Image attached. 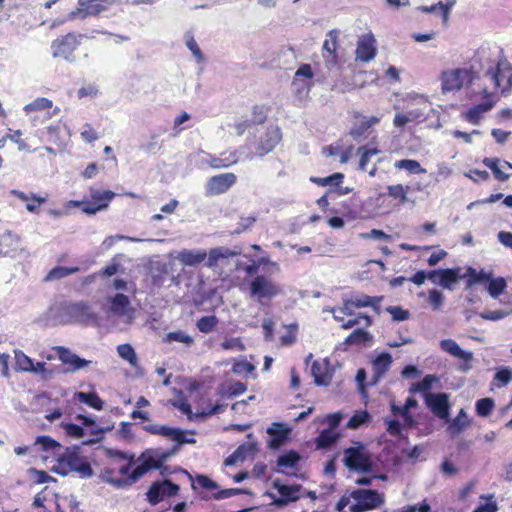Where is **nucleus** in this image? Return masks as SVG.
<instances>
[{
	"mask_svg": "<svg viewBox=\"0 0 512 512\" xmlns=\"http://www.w3.org/2000/svg\"><path fill=\"white\" fill-rule=\"evenodd\" d=\"M488 281L487 290L493 298L499 297L507 287L506 281L502 277L489 279Z\"/></svg>",
	"mask_w": 512,
	"mask_h": 512,
	"instance_id": "obj_45",
	"label": "nucleus"
},
{
	"mask_svg": "<svg viewBox=\"0 0 512 512\" xmlns=\"http://www.w3.org/2000/svg\"><path fill=\"white\" fill-rule=\"evenodd\" d=\"M300 460V455L294 450H290L277 459V465L279 467L293 468Z\"/></svg>",
	"mask_w": 512,
	"mask_h": 512,
	"instance_id": "obj_44",
	"label": "nucleus"
},
{
	"mask_svg": "<svg viewBox=\"0 0 512 512\" xmlns=\"http://www.w3.org/2000/svg\"><path fill=\"white\" fill-rule=\"evenodd\" d=\"M477 415L481 417L489 416L494 408V400L492 398H482L475 405Z\"/></svg>",
	"mask_w": 512,
	"mask_h": 512,
	"instance_id": "obj_51",
	"label": "nucleus"
},
{
	"mask_svg": "<svg viewBox=\"0 0 512 512\" xmlns=\"http://www.w3.org/2000/svg\"><path fill=\"white\" fill-rule=\"evenodd\" d=\"M396 169L406 170L409 174H425L426 169L423 168L419 161L414 159H401L394 163Z\"/></svg>",
	"mask_w": 512,
	"mask_h": 512,
	"instance_id": "obj_34",
	"label": "nucleus"
},
{
	"mask_svg": "<svg viewBox=\"0 0 512 512\" xmlns=\"http://www.w3.org/2000/svg\"><path fill=\"white\" fill-rule=\"evenodd\" d=\"M180 487L169 479L155 481L149 487L146 493V499L149 504L157 505L166 498L178 495Z\"/></svg>",
	"mask_w": 512,
	"mask_h": 512,
	"instance_id": "obj_9",
	"label": "nucleus"
},
{
	"mask_svg": "<svg viewBox=\"0 0 512 512\" xmlns=\"http://www.w3.org/2000/svg\"><path fill=\"white\" fill-rule=\"evenodd\" d=\"M351 300L355 306V308H363V307H372L375 310L379 309V304L382 300V297L369 296L366 294L356 295L351 297Z\"/></svg>",
	"mask_w": 512,
	"mask_h": 512,
	"instance_id": "obj_32",
	"label": "nucleus"
},
{
	"mask_svg": "<svg viewBox=\"0 0 512 512\" xmlns=\"http://www.w3.org/2000/svg\"><path fill=\"white\" fill-rule=\"evenodd\" d=\"M475 73L471 69L457 68L443 71L440 77L443 92L460 90L464 84H471Z\"/></svg>",
	"mask_w": 512,
	"mask_h": 512,
	"instance_id": "obj_7",
	"label": "nucleus"
},
{
	"mask_svg": "<svg viewBox=\"0 0 512 512\" xmlns=\"http://www.w3.org/2000/svg\"><path fill=\"white\" fill-rule=\"evenodd\" d=\"M139 460L140 464L131 471L130 482L135 483L149 471L162 468L161 461L149 453H142Z\"/></svg>",
	"mask_w": 512,
	"mask_h": 512,
	"instance_id": "obj_18",
	"label": "nucleus"
},
{
	"mask_svg": "<svg viewBox=\"0 0 512 512\" xmlns=\"http://www.w3.org/2000/svg\"><path fill=\"white\" fill-rule=\"evenodd\" d=\"M129 298L125 294L118 293L111 300V309L113 312L123 315L129 306Z\"/></svg>",
	"mask_w": 512,
	"mask_h": 512,
	"instance_id": "obj_42",
	"label": "nucleus"
},
{
	"mask_svg": "<svg viewBox=\"0 0 512 512\" xmlns=\"http://www.w3.org/2000/svg\"><path fill=\"white\" fill-rule=\"evenodd\" d=\"M430 505L424 500L418 507L416 505H407L400 512H430Z\"/></svg>",
	"mask_w": 512,
	"mask_h": 512,
	"instance_id": "obj_64",
	"label": "nucleus"
},
{
	"mask_svg": "<svg viewBox=\"0 0 512 512\" xmlns=\"http://www.w3.org/2000/svg\"><path fill=\"white\" fill-rule=\"evenodd\" d=\"M248 295L260 305H268L274 298L282 294L281 285L267 275L258 274L248 283Z\"/></svg>",
	"mask_w": 512,
	"mask_h": 512,
	"instance_id": "obj_3",
	"label": "nucleus"
},
{
	"mask_svg": "<svg viewBox=\"0 0 512 512\" xmlns=\"http://www.w3.org/2000/svg\"><path fill=\"white\" fill-rule=\"evenodd\" d=\"M238 160L236 151L222 152L220 156L206 153L205 163L212 169H224L236 164Z\"/></svg>",
	"mask_w": 512,
	"mask_h": 512,
	"instance_id": "obj_21",
	"label": "nucleus"
},
{
	"mask_svg": "<svg viewBox=\"0 0 512 512\" xmlns=\"http://www.w3.org/2000/svg\"><path fill=\"white\" fill-rule=\"evenodd\" d=\"M387 312L392 316L393 320L405 321L409 318V311L404 310L400 306H389Z\"/></svg>",
	"mask_w": 512,
	"mask_h": 512,
	"instance_id": "obj_58",
	"label": "nucleus"
},
{
	"mask_svg": "<svg viewBox=\"0 0 512 512\" xmlns=\"http://www.w3.org/2000/svg\"><path fill=\"white\" fill-rule=\"evenodd\" d=\"M241 254V250H232L228 247H216L210 249L207 253L205 250H188L183 249L178 252L177 260L183 266L195 267L206 260L205 265L208 268H215L220 262L228 258H232Z\"/></svg>",
	"mask_w": 512,
	"mask_h": 512,
	"instance_id": "obj_1",
	"label": "nucleus"
},
{
	"mask_svg": "<svg viewBox=\"0 0 512 512\" xmlns=\"http://www.w3.org/2000/svg\"><path fill=\"white\" fill-rule=\"evenodd\" d=\"M79 271V267H62L57 266L50 270L46 279L47 280H57L65 278L71 274H74Z\"/></svg>",
	"mask_w": 512,
	"mask_h": 512,
	"instance_id": "obj_46",
	"label": "nucleus"
},
{
	"mask_svg": "<svg viewBox=\"0 0 512 512\" xmlns=\"http://www.w3.org/2000/svg\"><path fill=\"white\" fill-rule=\"evenodd\" d=\"M291 428L281 422H273L267 429V434L270 437L269 446L271 448H279L289 438Z\"/></svg>",
	"mask_w": 512,
	"mask_h": 512,
	"instance_id": "obj_19",
	"label": "nucleus"
},
{
	"mask_svg": "<svg viewBox=\"0 0 512 512\" xmlns=\"http://www.w3.org/2000/svg\"><path fill=\"white\" fill-rule=\"evenodd\" d=\"M243 492L240 488H228V489H222L218 490L217 492L213 493L212 498L215 500H221L230 498L232 496L239 495Z\"/></svg>",
	"mask_w": 512,
	"mask_h": 512,
	"instance_id": "obj_59",
	"label": "nucleus"
},
{
	"mask_svg": "<svg viewBox=\"0 0 512 512\" xmlns=\"http://www.w3.org/2000/svg\"><path fill=\"white\" fill-rule=\"evenodd\" d=\"M459 268L440 269L438 283L445 289H452V286L460 279Z\"/></svg>",
	"mask_w": 512,
	"mask_h": 512,
	"instance_id": "obj_30",
	"label": "nucleus"
},
{
	"mask_svg": "<svg viewBox=\"0 0 512 512\" xmlns=\"http://www.w3.org/2000/svg\"><path fill=\"white\" fill-rule=\"evenodd\" d=\"M354 503L349 507L350 512H366L380 507L384 503V495L377 490L357 489L351 492Z\"/></svg>",
	"mask_w": 512,
	"mask_h": 512,
	"instance_id": "obj_5",
	"label": "nucleus"
},
{
	"mask_svg": "<svg viewBox=\"0 0 512 512\" xmlns=\"http://www.w3.org/2000/svg\"><path fill=\"white\" fill-rule=\"evenodd\" d=\"M282 137V131L278 125H269L258 138L255 153L259 157L267 155L282 141Z\"/></svg>",
	"mask_w": 512,
	"mask_h": 512,
	"instance_id": "obj_11",
	"label": "nucleus"
},
{
	"mask_svg": "<svg viewBox=\"0 0 512 512\" xmlns=\"http://www.w3.org/2000/svg\"><path fill=\"white\" fill-rule=\"evenodd\" d=\"M297 338V325L291 324L286 327V332L280 337L279 341L282 346H290L295 343Z\"/></svg>",
	"mask_w": 512,
	"mask_h": 512,
	"instance_id": "obj_53",
	"label": "nucleus"
},
{
	"mask_svg": "<svg viewBox=\"0 0 512 512\" xmlns=\"http://www.w3.org/2000/svg\"><path fill=\"white\" fill-rule=\"evenodd\" d=\"M86 38L85 34L76 31L59 35L50 45L52 57L68 63L76 62L78 54L82 50L83 41Z\"/></svg>",
	"mask_w": 512,
	"mask_h": 512,
	"instance_id": "obj_2",
	"label": "nucleus"
},
{
	"mask_svg": "<svg viewBox=\"0 0 512 512\" xmlns=\"http://www.w3.org/2000/svg\"><path fill=\"white\" fill-rule=\"evenodd\" d=\"M237 182V176L232 172L221 173L210 177L205 185L207 196H215L226 193Z\"/></svg>",
	"mask_w": 512,
	"mask_h": 512,
	"instance_id": "obj_12",
	"label": "nucleus"
},
{
	"mask_svg": "<svg viewBox=\"0 0 512 512\" xmlns=\"http://www.w3.org/2000/svg\"><path fill=\"white\" fill-rule=\"evenodd\" d=\"M391 363L392 357L389 353L383 352L379 354L372 364L375 377H382L389 370Z\"/></svg>",
	"mask_w": 512,
	"mask_h": 512,
	"instance_id": "obj_31",
	"label": "nucleus"
},
{
	"mask_svg": "<svg viewBox=\"0 0 512 512\" xmlns=\"http://www.w3.org/2000/svg\"><path fill=\"white\" fill-rule=\"evenodd\" d=\"M75 397L81 402L89 407L102 410L103 409V401L95 392H77Z\"/></svg>",
	"mask_w": 512,
	"mask_h": 512,
	"instance_id": "obj_33",
	"label": "nucleus"
},
{
	"mask_svg": "<svg viewBox=\"0 0 512 512\" xmlns=\"http://www.w3.org/2000/svg\"><path fill=\"white\" fill-rule=\"evenodd\" d=\"M425 402L427 407L440 419H447L449 416L450 404L446 393H426Z\"/></svg>",
	"mask_w": 512,
	"mask_h": 512,
	"instance_id": "obj_15",
	"label": "nucleus"
},
{
	"mask_svg": "<svg viewBox=\"0 0 512 512\" xmlns=\"http://www.w3.org/2000/svg\"><path fill=\"white\" fill-rule=\"evenodd\" d=\"M470 425L467 413L461 409L458 415L449 423L447 431L451 436L459 435Z\"/></svg>",
	"mask_w": 512,
	"mask_h": 512,
	"instance_id": "obj_28",
	"label": "nucleus"
},
{
	"mask_svg": "<svg viewBox=\"0 0 512 512\" xmlns=\"http://www.w3.org/2000/svg\"><path fill=\"white\" fill-rule=\"evenodd\" d=\"M409 187H404L402 184H395L387 186V195L393 200H397L399 204L403 205L408 201L407 193Z\"/></svg>",
	"mask_w": 512,
	"mask_h": 512,
	"instance_id": "obj_37",
	"label": "nucleus"
},
{
	"mask_svg": "<svg viewBox=\"0 0 512 512\" xmlns=\"http://www.w3.org/2000/svg\"><path fill=\"white\" fill-rule=\"evenodd\" d=\"M16 367L18 370L24 372H32L34 369V363L30 357H28L22 351L15 352Z\"/></svg>",
	"mask_w": 512,
	"mask_h": 512,
	"instance_id": "obj_48",
	"label": "nucleus"
},
{
	"mask_svg": "<svg viewBox=\"0 0 512 512\" xmlns=\"http://www.w3.org/2000/svg\"><path fill=\"white\" fill-rule=\"evenodd\" d=\"M102 479L105 482H107L117 488H122V487L129 486V485L133 484V482H130V475L127 476L126 478H117L114 476V471L110 468L103 469Z\"/></svg>",
	"mask_w": 512,
	"mask_h": 512,
	"instance_id": "obj_36",
	"label": "nucleus"
},
{
	"mask_svg": "<svg viewBox=\"0 0 512 512\" xmlns=\"http://www.w3.org/2000/svg\"><path fill=\"white\" fill-rule=\"evenodd\" d=\"M59 456L60 457L58 460L60 464H66L71 470H76L82 472L83 474L91 475L92 470L88 463H81L80 465L78 464L80 459L77 453L66 452Z\"/></svg>",
	"mask_w": 512,
	"mask_h": 512,
	"instance_id": "obj_26",
	"label": "nucleus"
},
{
	"mask_svg": "<svg viewBox=\"0 0 512 512\" xmlns=\"http://www.w3.org/2000/svg\"><path fill=\"white\" fill-rule=\"evenodd\" d=\"M483 164L492 170L494 177L501 181H507L510 177V174L505 173L503 171L504 168L512 169V164L508 161H501L499 158H484Z\"/></svg>",
	"mask_w": 512,
	"mask_h": 512,
	"instance_id": "obj_24",
	"label": "nucleus"
},
{
	"mask_svg": "<svg viewBox=\"0 0 512 512\" xmlns=\"http://www.w3.org/2000/svg\"><path fill=\"white\" fill-rule=\"evenodd\" d=\"M35 445H39L42 451H59L62 446L56 440L52 439L50 436L42 435L38 436L35 440Z\"/></svg>",
	"mask_w": 512,
	"mask_h": 512,
	"instance_id": "obj_43",
	"label": "nucleus"
},
{
	"mask_svg": "<svg viewBox=\"0 0 512 512\" xmlns=\"http://www.w3.org/2000/svg\"><path fill=\"white\" fill-rule=\"evenodd\" d=\"M428 302L432 306L433 310H440L444 303V295L442 292L432 289L428 294Z\"/></svg>",
	"mask_w": 512,
	"mask_h": 512,
	"instance_id": "obj_56",
	"label": "nucleus"
},
{
	"mask_svg": "<svg viewBox=\"0 0 512 512\" xmlns=\"http://www.w3.org/2000/svg\"><path fill=\"white\" fill-rule=\"evenodd\" d=\"M340 438V433L332 429H323L315 438L314 443L317 449L332 447Z\"/></svg>",
	"mask_w": 512,
	"mask_h": 512,
	"instance_id": "obj_27",
	"label": "nucleus"
},
{
	"mask_svg": "<svg viewBox=\"0 0 512 512\" xmlns=\"http://www.w3.org/2000/svg\"><path fill=\"white\" fill-rule=\"evenodd\" d=\"M311 372L314 377V382L317 385L328 386L332 380V372L329 369V362L327 359L322 361L315 360L311 366Z\"/></svg>",
	"mask_w": 512,
	"mask_h": 512,
	"instance_id": "obj_22",
	"label": "nucleus"
},
{
	"mask_svg": "<svg viewBox=\"0 0 512 512\" xmlns=\"http://www.w3.org/2000/svg\"><path fill=\"white\" fill-rule=\"evenodd\" d=\"M53 102L45 97H38L24 107L26 113L42 111L52 108Z\"/></svg>",
	"mask_w": 512,
	"mask_h": 512,
	"instance_id": "obj_41",
	"label": "nucleus"
},
{
	"mask_svg": "<svg viewBox=\"0 0 512 512\" xmlns=\"http://www.w3.org/2000/svg\"><path fill=\"white\" fill-rule=\"evenodd\" d=\"M486 75H489L495 87L501 90L503 95L512 91V64L505 56H501L494 68H490Z\"/></svg>",
	"mask_w": 512,
	"mask_h": 512,
	"instance_id": "obj_6",
	"label": "nucleus"
},
{
	"mask_svg": "<svg viewBox=\"0 0 512 512\" xmlns=\"http://www.w3.org/2000/svg\"><path fill=\"white\" fill-rule=\"evenodd\" d=\"M269 107L265 105H254L252 108L251 124L260 125L266 122Z\"/></svg>",
	"mask_w": 512,
	"mask_h": 512,
	"instance_id": "obj_50",
	"label": "nucleus"
},
{
	"mask_svg": "<svg viewBox=\"0 0 512 512\" xmlns=\"http://www.w3.org/2000/svg\"><path fill=\"white\" fill-rule=\"evenodd\" d=\"M495 105V101L488 100L486 102L474 105L465 112V119L474 125H477L483 118V115L491 110Z\"/></svg>",
	"mask_w": 512,
	"mask_h": 512,
	"instance_id": "obj_25",
	"label": "nucleus"
},
{
	"mask_svg": "<svg viewBox=\"0 0 512 512\" xmlns=\"http://www.w3.org/2000/svg\"><path fill=\"white\" fill-rule=\"evenodd\" d=\"M81 137L85 142L92 143L98 139V134L90 124H85Z\"/></svg>",
	"mask_w": 512,
	"mask_h": 512,
	"instance_id": "obj_62",
	"label": "nucleus"
},
{
	"mask_svg": "<svg viewBox=\"0 0 512 512\" xmlns=\"http://www.w3.org/2000/svg\"><path fill=\"white\" fill-rule=\"evenodd\" d=\"M380 153V150L376 147L367 148L366 146H361L357 149V154L360 156L359 158V169L361 171H366L367 165L372 156Z\"/></svg>",
	"mask_w": 512,
	"mask_h": 512,
	"instance_id": "obj_38",
	"label": "nucleus"
},
{
	"mask_svg": "<svg viewBox=\"0 0 512 512\" xmlns=\"http://www.w3.org/2000/svg\"><path fill=\"white\" fill-rule=\"evenodd\" d=\"M377 54L376 40L371 33L362 35L357 41L356 58L362 62H369Z\"/></svg>",
	"mask_w": 512,
	"mask_h": 512,
	"instance_id": "obj_16",
	"label": "nucleus"
},
{
	"mask_svg": "<svg viewBox=\"0 0 512 512\" xmlns=\"http://www.w3.org/2000/svg\"><path fill=\"white\" fill-rule=\"evenodd\" d=\"M54 350L57 352L59 360L68 366L66 369L67 372H75L90 364V361L80 358L66 347L56 346Z\"/></svg>",
	"mask_w": 512,
	"mask_h": 512,
	"instance_id": "obj_17",
	"label": "nucleus"
},
{
	"mask_svg": "<svg viewBox=\"0 0 512 512\" xmlns=\"http://www.w3.org/2000/svg\"><path fill=\"white\" fill-rule=\"evenodd\" d=\"M435 377L432 375H426L421 381L413 384L410 389L411 392L428 391L430 390Z\"/></svg>",
	"mask_w": 512,
	"mask_h": 512,
	"instance_id": "obj_57",
	"label": "nucleus"
},
{
	"mask_svg": "<svg viewBox=\"0 0 512 512\" xmlns=\"http://www.w3.org/2000/svg\"><path fill=\"white\" fill-rule=\"evenodd\" d=\"M469 280H468V286H472L476 283L485 282L490 279V274L485 273L484 271L477 272L474 268L469 267L467 270Z\"/></svg>",
	"mask_w": 512,
	"mask_h": 512,
	"instance_id": "obj_55",
	"label": "nucleus"
},
{
	"mask_svg": "<svg viewBox=\"0 0 512 512\" xmlns=\"http://www.w3.org/2000/svg\"><path fill=\"white\" fill-rule=\"evenodd\" d=\"M466 176L473 180L474 182H484L487 181L490 177L489 173L486 170L472 169L470 170Z\"/></svg>",
	"mask_w": 512,
	"mask_h": 512,
	"instance_id": "obj_61",
	"label": "nucleus"
},
{
	"mask_svg": "<svg viewBox=\"0 0 512 512\" xmlns=\"http://www.w3.org/2000/svg\"><path fill=\"white\" fill-rule=\"evenodd\" d=\"M117 352L119 356L126 360L131 366H136L138 362L137 355L135 353L134 348L128 344H120L117 346Z\"/></svg>",
	"mask_w": 512,
	"mask_h": 512,
	"instance_id": "obj_39",
	"label": "nucleus"
},
{
	"mask_svg": "<svg viewBox=\"0 0 512 512\" xmlns=\"http://www.w3.org/2000/svg\"><path fill=\"white\" fill-rule=\"evenodd\" d=\"M116 0H78V6L70 12L71 19H86L107 11Z\"/></svg>",
	"mask_w": 512,
	"mask_h": 512,
	"instance_id": "obj_8",
	"label": "nucleus"
},
{
	"mask_svg": "<svg viewBox=\"0 0 512 512\" xmlns=\"http://www.w3.org/2000/svg\"><path fill=\"white\" fill-rule=\"evenodd\" d=\"M343 464L349 471L353 472L370 473L373 470L371 455L360 442L356 446L344 449Z\"/></svg>",
	"mask_w": 512,
	"mask_h": 512,
	"instance_id": "obj_4",
	"label": "nucleus"
},
{
	"mask_svg": "<svg viewBox=\"0 0 512 512\" xmlns=\"http://www.w3.org/2000/svg\"><path fill=\"white\" fill-rule=\"evenodd\" d=\"M144 430L152 435L168 437L181 445L184 443H195V439H187L185 431L180 428L169 427L166 425L149 424L144 426Z\"/></svg>",
	"mask_w": 512,
	"mask_h": 512,
	"instance_id": "obj_14",
	"label": "nucleus"
},
{
	"mask_svg": "<svg viewBox=\"0 0 512 512\" xmlns=\"http://www.w3.org/2000/svg\"><path fill=\"white\" fill-rule=\"evenodd\" d=\"M114 197L115 193L111 190H91L90 201H72V204L77 207L81 206L84 213L92 215L107 208Z\"/></svg>",
	"mask_w": 512,
	"mask_h": 512,
	"instance_id": "obj_10",
	"label": "nucleus"
},
{
	"mask_svg": "<svg viewBox=\"0 0 512 512\" xmlns=\"http://www.w3.org/2000/svg\"><path fill=\"white\" fill-rule=\"evenodd\" d=\"M354 118L357 121L354 122L353 127L349 132L354 139L363 136L373 125L380 122V118L377 116L367 118L358 112L354 114Z\"/></svg>",
	"mask_w": 512,
	"mask_h": 512,
	"instance_id": "obj_23",
	"label": "nucleus"
},
{
	"mask_svg": "<svg viewBox=\"0 0 512 512\" xmlns=\"http://www.w3.org/2000/svg\"><path fill=\"white\" fill-rule=\"evenodd\" d=\"M512 379V372L508 368H502L498 370L495 374V380H497L500 385H507Z\"/></svg>",
	"mask_w": 512,
	"mask_h": 512,
	"instance_id": "obj_63",
	"label": "nucleus"
},
{
	"mask_svg": "<svg viewBox=\"0 0 512 512\" xmlns=\"http://www.w3.org/2000/svg\"><path fill=\"white\" fill-rule=\"evenodd\" d=\"M370 334L363 329L354 330L346 339L345 343L347 344H361L370 340Z\"/></svg>",
	"mask_w": 512,
	"mask_h": 512,
	"instance_id": "obj_52",
	"label": "nucleus"
},
{
	"mask_svg": "<svg viewBox=\"0 0 512 512\" xmlns=\"http://www.w3.org/2000/svg\"><path fill=\"white\" fill-rule=\"evenodd\" d=\"M218 322L219 320L215 315H208L198 319L196 326L200 332L208 334L216 328Z\"/></svg>",
	"mask_w": 512,
	"mask_h": 512,
	"instance_id": "obj_40",
	"label": "nucleus"
},
{
	"mask_svg": "<svg viewBox=\"0 0 512 512\" xmlns=\"http://www.w3.org/2000/svg\"><path fill=\"white\" fill-rule=\"evenodd\" d=\"M370 420V414L366 410L356 411L348 420L347 428L356 429Z\"/></svg>",
	"mask_w": 512,
	"mask_h": 512,
	"instance_id": "obj_49",
	"label": "nucleus"
},
{
	"mask_svg": "<svg viewBox=\"0 0 512 512\" xmlns=\"http://www.w3.org/2000/svg\"><path fill=\"white\" fill-rule=\"evenodd\" d=\"M440 347L443 351L449 353L451 356L462 359L466 363V365L463 367L464 371L471 368L469 363L473 359L472 352L462 350L455 340L443 339L440 341Z\"/></svg>",
	"mask_w": 512,
	"mask_h": 512,
	"instance_id": "obj_20",
	"label": "nucleus"
},
{
	"mask_svg": "<svg viewBox=\"0 0 512 512\" xmlns=\"http://www.w3.org/2000/svg\"><path fill=\"white\" fill-rule=\"evenodd\" d=\"M166 342H180L187 346H191L194 343V339L182 330L172 331L166 334Z\"/></svg>",
	"mask_w": 512,
	"mask_h": 512,
	"instance_id": "obj_47",
	"label": "nucleus"
},
{
	"mask_svg": "<svg viewBox=\"0 0 512 512\" xmlns=\"http://www.w3.org/2000/svg\"><path fill=\"white\" fill-rule=\"evenodd\" d=\"M340 31L332 29L327 33V38L322 45V57L328 68L338 66L340 58L338 54Z\"/></svg>",
	"mask_w": 512,
	"mask_h": 512,
	"instance_id": "obj_13",
	"label": "nucleus"
},
{
	"mask_svg": "<svg viewBox=\"0 0 512 512\" xmlns=\"http://www.w3.org/2000/svg\"><path fill=\"white\" fill-rule=\"evenodd\" d=\"M455 4V0L449 1L447 4H443L442 2H438L432 6H422L420 10L423 12H434L437 8H440L442 11L443 19L446 21L449 16L450 8Z\"/></svg>",
	"mask_w": 512,
	"mask_h": 512,
	"instance_id": "obj_54",
	"label": "nucleus"
},
{
	"mask_svg": "<svg viewBox=\"0 0 512 512\" xmlns=\"http://www.w3.org/2000/svg\"><path fill=\"white\" fill-rule=\"evenodd\" d=\"M344 180V174L340 172L333 173L327 177H310V181L318 186H340Z\"/></svg>",
	"mask_w": 512,
	"mask_h": 512,
	"instance_id": "obj_35",
	"label": "nucleus"
},
{
	"mask_svg": "<svg viewBox=\"0 0 512 512\" xmlns=\"http://www.w3.org/2000/svg\"><path fill=\"white\" fill-rule=\"evenodd\" d=\"M196 483L205 490H216L218 489V484L214 482L212 479H210L206 475H197L196 476Z\"/></svg>",
	"mask_w": 512,
	"mask_h": 512,
	"instance_id": "obj_60",
	"label": "nucleus"
},
{
	"mask_svg": "<svg viewBox=\"0 0 512 512\" xmlns=\"http://www.w3.org/2000/svg\"><path fill=\"white\" fill-rule=\"evenodd\" d=\"M12 195H14L17 199L26 202V209L30 212H36L38 208L46 201L45 198L36 196L32 194L28 196L22 191L12 190Z\"/></svg>",
	"mask_w": 512,
	"mask_h": 512,
	"instance_id": "obj_29",
	"label": "nucleus"
}]
</instances>
